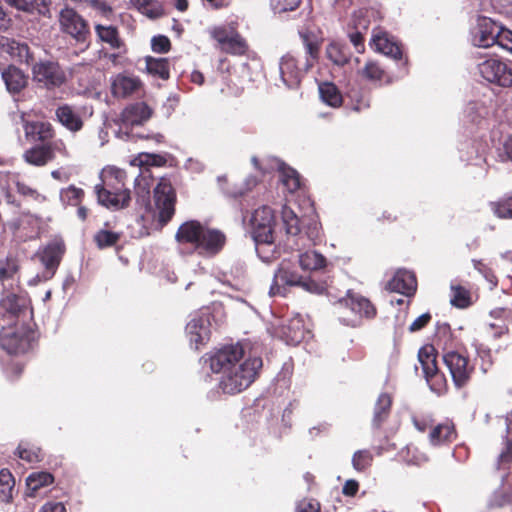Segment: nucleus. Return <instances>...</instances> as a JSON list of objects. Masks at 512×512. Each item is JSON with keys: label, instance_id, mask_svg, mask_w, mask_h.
Listing matches in <instances>:
<instances>
[{"label": "nucleus", "instance_id": "a18cd8bd", "mask_svg": "<svg viewBox=\"0 0 512 512\" xmlns=\"http://www.w3.org/2000/svg\"><path fill=\"white\" fill-rule=\"evenodd\" d=\"M452 296H451V304L459 307L466 308L470 304V294L468 290L459 286L453 285L451 286Z\"/></svg>", "mask_w": 512, "mask_h": 512}, {"label": "nucleus", "instance_id": "3c124183", "mask_svg": "<svg viewBox=\"0 0 512 512\" xmlns=\"http://www.w3.org/2000/svg\"><path fill=\"white\" fill-rule=\"evenodd\" d=\"M362 76L371 81H380L384 78V70L373 61L366 63L362 69Z\"/></svg>", "mask_w": 512, "mask_h": 512}, {"label": "nucleus", "instance_id": "2f4dec72", "mask_svg": "<svg viewBox=\"0 0 512 512\" xmlns=\"http://www.w3.org/2000/svg\"><path fill=\"white\" fill-rule=\"evenodd\" d=\"M131 7L150 19L163 16V5L157 0H130Z\"/></svg>", "mask_w": 512, "mask_h": 512}, {"label": "nucleus", "instance_id": "ea45409f", "mask_svg": "<svg viewBox=\"0 0 512 512\" xmlns=\"http://www.w3.org/2000/svg\"><path fill=\"white\" fill-rule=\"evenodd\" d=\"M15 480L7 469L0 471V501L8 502L12 498Z\"/></svg>", "mask_w": 512, "mask_h": 512}, {"label": "nucleus", "instance_id": "f257e3e1", "mask_svg": "<svg viewBox=\"0 0 512 512\" xmlns=\"http://www.w3.org/2000/svg\"><path fill=\"white\" fill-rule=\"evenodd\" d=\"M243 348L239 345L226 346L209 358L212 372L221 374L220 388L225 393L235 394L248 388L262 367L260 357L242 360Z\"/></svg>", "mask_w": 512, "mask_h": 512}, {"label": "nucleus", "instance_id": "4c0bfd02", "mask_svg": "<svg viewBox=\"0 0 512 512\" xmlns=\"http://www.w3.org/2000/svg\"><path fill=\"white\" fill-rule=\"evenodd\" d=\"M279 172L280 181L289 192H294L300 188V177L296 170L286 167L285 164H280Z\"/></svg>", "mask_w": 512, "mask_h": 512}, {"label": "nucleus", "instance_id": "e2e57ef3", "mask_svg": "<svg viewBox=\"0 0 512 512\" xmlns=\"http://www.w3.org/2000/svg\"><path fill=\"white\" fill-rule=\"evenodd\" d=\"M319 503L314 500H302L297 505L296 512H319Z\"/></svg>", "mask_w": 512, "mask_h": 512}, {"label": "nucleus", "instance_id": "603ef678", "mask_svg": "<svg viewBox=\"0 0 512 512\" xmlns=\"http://www.w3.org/2000/svg\"><path fill=\"white\" fill-rule=\"evenodd\" d=\"M120 235L118 233L101 230L95 235V241L99 248H105L116 244Z\"/></svg>", "mask_w": 512, "mask_h": 512}, {"label": "nucleus", "instance_id": "dca6fc26", "mask_svg": "<svg viewBox=\"0 0 512 512\" xmlns=\"http://www.w3.org/2000/svg\"><path fill=\"white\" fill-rule=\"evenodd\" d=\"M501 28V26L489 18L480 19L473 32L472 43L482 48H488L497 44Z\"/></svg>", "mask_w": 512, "mask_h": 512}, {"label": "nucleus", "instance_id": "f704fd0d", "mask_svg": "<svg viewBox=\"0 0 512 512\" xmlns=\"http://www.w3.org/2000/svg\"><path fill=\"white\" fill-rule=\"evenodd\" d=\"M54 481L53 476L48 472H34L26 479L27 495L34 497L36 492L45 486L52 484Z\"/></svg>", "mask_w": 512, "mask_h": 512}, {"label": "nucleus", "instance_id": "864d4df0", "mask_svg": "<svg viewBox=\"0 0 512 512\" xmlns=\"http://www.w3.org/2000/svg\"><path fill=\"white\" fill-rule=\"evenodd\" d=\"M17 453L22 460H25L28 463H36L42 459L41 451L36 447L28 448L23 444H20L17 449Z\"/></svg>", "mask_w": 512, "mask_h": 512}, {"label": "nucleus", "instance_id": "bb28decb", "mask_svg": "<svg viewBox=\"0 0 512 512\" xmlns=\"http://www.w3.org/2000/svg\"><path fill=\"white\" fill-rule=\"evenodd\" d=\"M28 301L25 296L8 294L0 302V314L8 321H14L15 318L27 307Z\"/></svg>", "mask_w": 512, "mask_h": 512}, {"label": "nucleus", "instance_id": "338daca9", "mask_svg": "<svg viewBox=\"0 0 512 512\" xmlns=\"http://www.w3.org/2000/svg\"><path fill=\"white\" fill-rule=\"evenodd\" d=\"M512 458V445L507 442L505 449L501 452L498 458V467L501 468L508 464Z\"/></svg>", "mask_w": 512, "mask_h": 512}, {"label": "nucleus", "instance_id": "c03bdc74", "mask_svg": "<svg viewBox=\"0 0 512 512\" xmlns=\"http://www.w3.org/2000/svg\"><path fill=\"white\" fill-rule=\"evenodd\" d=\"M320 238V228L316 222L311 224L308 231L305 234L299 233L294 246L302 244L303 247H310Z\"/></svg>", "mask_w": 512, "mask_h": 512}, {"label": "nucleus", "instance_id": "5fc2aeb1", "mask_svg": "<svg viewBox=\"0 0 512 512\" xmlns=\"http://www.w3.org/2000/svg\"><path fill=\"white\" fill-rule=\"evenodd\" d=\"M403 457L408 464L413 465H421L427 461L426 455L413 446L406 448V454Z\"/></svg>", "mask_w": 512, "mask_h": 512}, {"label": "nucleus", "instance_id": "c85d7f7f", "mask_svg": "<svg viewBox=\"0 0 512 512\" xmlns=\"http://www.w3.org/2000/svg\"><path fill=\"white\" fill-rule=\"evenodd\" d=\"M55 114L58 121L70 131L77 132L83 126L82 119L69 105L59 106Z\"/></svg>", "mask_w": 512, "mask_h": 512}, {"label": "nucleus", "instance_id": "c756f323", "mask_svg": "<svg viewBox=\"0 0 512 512\" xmlns=\"http://www.w3.org/2000/svg\"><path fill=\"white\" fill-rule=\"evenodd\" d=\"M23 157L31 165L43 166L53 159V150L50 145H38L25 151Z\"/></svg>", "mask_w": 512, "mask_h": 512}, {"label": "nucleus", "instance_id": "8fccbe9b", "mask_svg": "<svg viewBox=\"0 0 512 512\" xmlns=\"http://www.w3.org/2000/svg\"><path fill=\"white\" fill-rule=\"evenodd\" d=\"M87 7L91 8L97 16L110 18L113 10L112 7L102 0H82Z\"/></svg>", "mask_w": 512, "mask_h": 512}, {"label": "nucleus", "instance_id": "7c9ffc66", "mask_svg": "<svg viewBox=\"0 0 512 512\" xmlns=\"http://www.w3.org/2000/svg\"><path fill=\"white\" fill-rule=\"evenodd\" d=\"M456 438L454 425L451 422L437 424L431 428L429 440L432 445L449 443Z\"/></svg>", "mask_w": 512, "mask_h": 512}, {"label": "nucleus", "instance_id": "4be33fe9", "mask_svg": "<svg viewBox=\"0 0 512 512\" xmlns=\"http://www.w3.org/2000/svg\"><path fill=\"white\" fill-rule=\"evenodd\" d=\"M281 336L291 345H297L310 337L309 330L304 325L301 316L293 317L281 328Z\"/></svg>", "mask_w": 512, "mask_h": 512}, {"label": "nucleus", "instance_id": "9d476101", "mask_svg": "<svg viewBox=\"0 0 512 512\" xmlns=\"http://www.w3.org/2000/svg\"><path fill=\"white\" fill-rule=\"evenodd\" d=\"M31 332L26 325L13 322L12 325L3 326L0 331V345L9 354L26 352L30 347Z\"/></svg>", "mask_w": 512, "mask_h": 512}, {"label": "nucleus", "instance_id": "58836bf2", "mask_svg": "<svg viewBox=\"0 0 512 512\" xmlns=\"http://www.w3.org/2000/svg\"><path fill=\"white\" fill-rule=\"evenodd\" d=\"M165 163L166 159L163 156L145 152L139 153L130 161L132 166H138L140 168H148L151 166L160 167Z\"/></svg>", "mask_w": 512, "mask_h": 512}, {"label": "nucleus", "instance_id": "1a4fd4ad", "mask_svg": "<svg viewBox=\"0 0 512 512\" xmlns=\"http://www.w3.org/2000/svg\"><path fill=\"white\" fill-rule=\"evenodd\" d=\"M151 115L152 110L146 103L139 102L127 106L121 112L117 120V124L119 125L117 137L123 140L134 137L132 134V128L134 126L142 125L150 119Z\"/></svg>", "mask_w": 512, "mask_h": 512}, {"label": "nucleus", "instance_id": "09e8293b", "mask_svg": "<svg viewBox=\"0 0 512 512\" xmlns=\"http://www.w3.org/2000/svg\"><path fill=\"white\" fill-rule=\"evenodd\" d=\"M235 32L233 27L228 26H215L209 29L210 36L220 44L221 48Z\"/></svg>", "mask_w": 512, "mask_h": 512}, {"label": "nucleus", "instance_id": "6e6d98bb", "mask_svg": "<svg viewBox=\"0 0 512 512\" xmlns=\"http://www.w3.org/2000/svg\"><path fill=\"white\" fill-rule=\"evenodd\" d=\"M300 3L301 0H271L272 8L278 13L293 11Z\"/></svg>", "mask_w": 512, "mask_h": 512}, {"label": "nucleus", "instance_id": "f8f14e48", "mask_svg": "<svg viewBox=\"0 0 512 512\" xmlns=\"http://www.w3.org/2000/svg\"><path fill=\"white\" fill-rule=\"evenodd\" d=\"M443 362L449 370L455 386L457 388L465 386L474 370L467 355L454 350L447 351L443 354Z\"/></svg>", "mask_w": 512, "mask_h": 512}, {"label": "nucleus", "instance_id": "680f3d73", "mask_svg": "<svg viewBox=\"0 0 512 512\" xmlns=\"http://www.w3.org/2000/svg\"><path fill=\"white\" fill-rule=\"evenodd\" d=\"M497 44L512 53V31L501 28Z\"/></svg>", "mask_w": 512, "mask_h": 512}, {"label": "nucleus", "instance_id": "5701e85b", "mask_svg": "<svg viewBox=\"0 0 512 512\" xmlns=\"http://www.w3.org/2000/svg\"><path fill=\"white\" fill-rule=\"evenodd\" d=\"M1 77L7 91L11 94L20 93L28 84V75L15 65H8L3 68Z\"/></svg>", "mask_w": 512, "mask_h": 512}, {"label": "nucleus", "instance_id": "4468645a", "mask_svg": "<svg viewBox=\"0 0 512 512\" xmlns=\"http://www.w3.org/2000/svg\"><path fill=\"white\" fill-rule=\"evenodd\" d=\"M418 359L431 389L440 393L444 388L445 380L438 373L434 347L432 345L422 347L418 352Z\"/></svg>", "mask_w": 512, "mask_h": 512}, {"label": "nucleus", "instance_id": "a878e982", "mask_svg": "<svg viewBox=\"0 0 512 512\" xmlns=\"http://www.w3.org/2000/svg\"><path fill=\"white\" fill-rule=\"evenodd\" d=\"M2 48L16 62L31 65L34 61V54L25 42L6 39L2 43Z\"/></svg>", "mask_w": 512, "mask_h": 512}, {"label": "nucleus", "instance_id": "a19ab883", "mask_svg": "<svg viewBox=\"0 0 512 512\" xmlns=\"http://www.w3.org/2000/svg\"><path fill=\"white\" fill-rule=\"evenodd\" d=\"M391 406V398L388 394L382 393L376 403L373 422L379 426L387 417Z\"/></svg>", "mask_w": 512, "mask_h": 512}, {"label": "nucleus", "instance_id": "a211bd4d", "mask_svg": "<svg viewBox=\"0 0 512 512\" xmlns=\"http://www.w3.org/2000/svg\"><path fill=\"white\" fill-rule=\"evenodd\" d=\"M370 46L377 52L393 59H400L402 51L394 38L381 29H375L372 33Z\"/></svg>", "mask_w": 512, "mask_h": 512}, {"label": "nucleus", "instance_id": "79ce46f5", "mask_svg": "<svg viewBox=\"0 0 512 512\" xmlns=\"http://www.w3.org/2000/svg\"><path fill=\"white\" fill-rule=\"evenodd\" d=\"M490 207L498 218L512 219V195L499 201L491 202Z\"/></svg>", "mask_w": 512, "mask_h": 512}, {"label": "nucleus", "instance_id": "6ab92c4d", "mask_svg": "<svg viewBox=\"0 0 512 512\" xmlns=\"http://www.w3.org/2000/svg\"><path fill=\"white\" fill-rule=\"evenodd\" d=\"M338 304L340 308L350 309L355 315L360 317H373L375 315V308L370 301L351 291H348L346 297L341 298Z\"/></svg>", "mask_w": 512, "mask_h": 512}, {"label": "nucleus", "instance_id": "49530a36", "mask_svg": "<svg viewBox=\"0 0 512 512\" xmlns=\"http://www.w3.org/2000/svg\"><path fill=\"white\" fill-rule=\"evenodd\" d=\"M373 455L368 450H358L354 453L352 458V465L357 471H364L371 466Z\"/></svg>", "mask_w": 512, "mask_h": 512}, {"label": "nucleus", "instance_id": "20e7f679", "mask_svg": "<svg viewBox=\"0 0 512 512\" xmlns=\"http://www.w3.org/2000/svg\"><path fill=\"white\" fill-rule=\"evenodd\" d=\"M300 37L305 47V61L299 65L292 53L285 54L279 64L280 75L283 83L289 87H297L305 72H307L318 59L320 44L318 39L307 32H300Z\"/></svg>", "mask_w": 512, "mask_h": 512}, {"label": "nucleus", "instance_id": "7ed1b4c3", "mask_svg": "<svg viewBox=\"0 0 512 512\" xmlns=\"http://www.w3.org/2000/svg\"><path fill=\"white\" fill-rule=\"evenodd\" d=\"M136 193L137 203L145 209L141 215L144 221H157L162 227L171 220L175 212V193L170 182L165 179L159 181L154 189V205L147 202L150 185L144 175L136 179Z\"/></svg>", "mask_w": 512, "mask_h": 512}, {"label": "nucleus", "instance_id": "f03ea898", "mask_svg": "<svg viewBox=\"0 0 512 512\" xmlns=\"http://www.w3.org/2000/svg\"><path fill=\"white\" fill-rule=\"evenodd\" d=\"M175 240L181 254L197 253L212 257L222 250L226 237L220 230L208 228L198 221L191 220L180 225Z\"/></svg>", "mask_w": 512, "mask_h": 512}, {"label": "nucleus", "instance_id": "412c9836", "mask_svg": "<svg viewBox=\"0 0 512 512\" xmlns=\"http://www.w3.org/2000/svg\"><path fill=\"white\" fill-rule=\"evenodd\" d=\"M289 247L297 252L296 257L302 270L316 271L326 266V258L315 250L303 251L306 247H303L302 244L294 246V243Z\"/></svg>", "mask_w": 512, "mask_h": 512}, {"label": "nucleus", "instance_id": "6e6552de", "mask_svg": "<svg viewBox=\"0 0 512 512\" xmlns=\"http://www.w3.org/2000/svg\"><path fill=\"white\" fill-rule=\"evenodd\" d=\"M480 76L500 87H512V68L496 56L481 58L477 64Z\"/></svg>", "mask_w": 512, "mask_h": 512}, {"label": "nucleus", "instance_id": "b1692460", "mask_svg": "<svg viewBox=\"0 0 512 512\" xmlns=\"http://www.w3.org/2000/svg\"><path fill=\"white\" fill-rule=\"evenodd\" d=\"M141 87V81L136 76L118 74L111 80V92L115 97L125 98Z\"/></svg>", "mask_w": 512, "mask_h": 512}, {"label": "nucleus", "instance_id": "72a5a7b5", "mask_svg": "<svg viewBox=\"0 0 512 512\" xmlns=\"http://www.w3.org/2000/svg\"><path fill=\"white\" fill-rule=\"evenodd\" d=\"M282 220L286 229L287 234L289 235L287 239V245H291L295 243L299 233V219L295 212L287 206L282 208Z\"/></svg>", "mask_w": 512, "mask_h": 512}, {"label": "nucleus", "instance_id": "69168bd1", "mask_svg": "<svg viewBox=\"0 0 512 512\" xmlns=\"http://www.w3.org/2000/svg\"><path fill=\"white\" fill-rule=\"evenodd\" d=\"M18 270V265L15 261L11 260L0 269V279L4 280L12 277Z\"/></svg>", "mask_w": 512, "mask_h": 512}, {"label": "nucleus", "instance_id": "aec40b11", "mask_svg": "<svg viewBox=\"0 0 512 512\" xmlns=\"http://www.w3.org/2000/svg\"><path fill=\"white\" fill-rule=\"evenodd\" d=\"M386 288L391 292L411 296L416 291L417 281L412 272L407 270H398L394 277L387 283Z\"/></svg>", "mask_w": 512, "mask_h": 512}, {"label": "nucleus", "instance_id": "cd10ccee", "mask_svg": "<svg viewBox=\"0 0 512 512\" xmlns=\"http://www.w3.org/2000/svg\"><path fill=\"white\" fill-rule=\"evenodd\" d=\"M95 33L99 41L106 43L112 49L119 50V54L125 52V46L123 41L119 37V33L116 27L112 25H95Z\"/></svg>", "mask_w": 512, "mask_h": 512}, {"label": "nucleus", "instance_id": "052dcab7", "mask_svg": "<svg viewBox=\"0 0 512 512\" xmlns=\"http://www.w3.org/2000/svg\"><path fill=\"white\" fill-rule=\"evenodd\" d=\"M151 46L156 53H166L170 50V40L163 35L155 36L152 38Z\"/></svg>", "mask_w": 512, "mask_h": 512}, {"label": "nucleus", "instance_id": "473e14b6", "mask_svg": "<svg viewBox=\"0 0 512 512\" xmlns=\"http://www.w3.org/2000/svg\"><path fill=\"white\" fill-rule=\"evenodd\" d=\"M24 130L27 137L33 140H47L53 136V128L49 122H25Z\"/></svg>", "mask_w": 512, "mask_h": 512}, {"label": "nucleus", "instance_id": "e433bc0d", "mask_svg": "<svg viewBox=\"0 0 512 512\" xmlns=\"http://www.w3.org/2000/svg\"><path fill=\"white\" fill-rule=\"evenodd\" d=\"M321 99L332 107H339L342 103V96L337 87L332 83H322L319 85Z\"/></svg>", "mask_w": 512, "mask_h": 512}, {"label": "nucleus", "instance_id": "c9c22d12", "mask_svg": "<svg viewBox=\"0 0 512 512\" xmlns=\"http://www.w3.org/2000/svg\"><path fill=\"white\" fill-rule=\"evenodd\" d=\"M146 70L161 79L169 78V64L165 58L146 57Z\"/></svg>", "mask_w": 512, "mask_h": 512}, {"label": "nucleus", "instance_id": "bf43d9fd", "mask_svg": "<svg viewBox=\"0 0 512 512\" xmlns=\"http://www.w3.org/2000/svg\"><path fill=\"white\" fill-rule=\"evenodd\" d=\"M4 2L19 12L32 13L34 10V3L31 0H4Z\"/></svg>", "mask_w": 512, "mask_h": 512}, {"label": "nucleus", "instance_id": "0e129e2a", "mask_svg": "<svg viewBox=\"0 0 512 512\" xmlns=\"http://www.w3.org/2000/svg\"><path fill=\"white\" fill-rule=\"evenodd\" d=\"M431 320V315L429 313H424L416 318L410 325L409 330L411 332H416L425 327L429 321Z\"/></svg>", "mask_w": 512, "mask_h": 512}, {"label": "nucleus", "instance_id": "393cba45", "mask_svg": "<svg viewBox=\"0 0 512 512\" xmlns=\"http://www.w3.org/2000/svg\"><path fill=\"white\" fill-rule=\"evenodd\" d=\"M64 253V244L61 241H54L48 244L40 254V261L46 268L45 279H49L59 265Z\"/></svg>", "mask_w": 512, "mask_h": 512}, {"label": "nucleus", "instance_id": "2eb2a0df", "mask_svg": "<svg viewBox=\"0 0 512 512\" xmlns=\"http://www.w3.org/2000/svg\"><path fill=\"white\" fill-rule=\"evenodd\" d=\"M302 279L303 277L292 269L291 262L283 260L274 274L269 294L284 296L287 287L300 286Z\"/></svg>", "mask_w": 512, "mask_h": 512}, {"label": "nucleus", "instance_id": "13d9d810", "mask_svg": "<svg viewBox=\"0 0 512 512\" xmlns=\"http://www.w3.org/2000/svg\"><path fill=\"white\" fill-rule=\"evenodd\" d=\"M83 195V191L74 186H70L67 189L62 190L61 198L63 201H67L69 204L76 205Z\"/></svg>", "mask_w": 512, "mask_h": 512}, {"label": "nucleus", "instance_id": "37998d69", "mask_svg": "<svg viewBox=\"0 0 512 512\" xmlns=\"http://www.w3.org/2000/svg\"><path fill=\"white\" fill-rule=\"evenodd\" d=\"M221 49L227 53L242 55L247 50V44L246 41L235 32Z\"/></svg>", "mask_w": 512, "mask_h": 512}, {"label": "nucleus", "instance_id": "ddd939ff", "mask_svg": "<svg viewBox=\"0 0 512 512\" xmlns=\"http://www.w3.org/2000/svg\"><path fill=\"white\" fill-rule=\"evenodd\" d=\"M0 185L2 186L6 202L16 207H19L20 203L12 194V188H15L21 196L31 199L35 202L42 203L46 200V197L44 195L40 194L35 188L31 187L25 182L20 181L18 176L14 174L1 175Z\"/></svg>", "mask_w": 512, "mask_h": 512}, {"label": "nucleus", "instance_id": "f3484780", "mask_svg": "<svg viewBox=\"0 0 512 512\" xmlns=\"http://www.w3.org/2000/svg\"><path fill=\"white\" fill-rule=\"evenodd\" d=\"M190 343L195 349L208 341L210 336V317L208 314L195 315L186 326Z\"/></svg>", "mask_w": 512, "mask_h": 512}, {"label": "nucleus", "instance_id": "423d86ee", "mask_svg": "<svg viewBox=\"0 0 512 512\" xmlns=\"http://www.w3.org/2000/svg\"><path fill=\"white\" fill-rule=\"evenodd\" d=\"M59 30L78 43L87 41L90 35L88 21L69 5H64L58 13Z\"/></svg>", "mask_w": 512, "mask_h": 512}, {"label": "nucleus", "instance_id": "9b49d317", "mask_svg": "<svg viewBox=\"0 0 512 512\" xmlns=\"http://www.w3.org/2000/svg\"><path fill=\"white\" fill-rule=\"evenodd\" d=\"M31 72L33 81L46 89L60 87L66 81L64 70L54 61L35 63L32 66Z\"/></svg>", "mask_w": 512, "mask_h": 512}, {"label": "nucleus", "instance_id": "0eeeda50", "mask_svg": "<svg viewBox=\"0 0 512 512\" xmlns=\"http://www.w3.org/2000/svg\"><path fill=\"white\" fill-rule=\"evenodd\" d=\"M251 233L260 252V245H271L274 242L275 218L272 209L262 206L256 209L250 218Z\"/></svg>", "mask_w": 512, "mask_h": 512}, {"label": "nucleus", "instance_id": "4d7b16f0", "mask_svg": "<svg viewBox=\"0 0 512 512\" xmlns=\"http://www.w3.org/2000/svg\"><path fill=\"white\" fill-rule=\"evenodd\" d=\"M299 287L307 292L319 295L323 294L327 289L325 283H318L310 278H303Z\"/></svg>", "mask_w": 512, "mask_h": 512}, {"label": "nucleus", "instance_id": "39448f33", "mask_svg": "<svg viewBox=\"0 0 512 512\" xmlns=\"http://www.w3.org/2000/svg\"><path fill=\"white\" fill-rule=\"evenodd\" d=\"M124 170L109 166L102 170V184L95 186V192L101 205L115 210L128 206L130 192L125 188Z\"/></svg>", "mask_w": 512, "mask_h": 512}, {"label": "nucleus", "instance_id": "de8ad7c7", "mask_svg": "<svg viewBox=\"0 0 512 512\" xmlns=\"http://www.w3.org/2000/svg\"><path fill=\"white\" fill-rule=\"evenodd\" d=\"M327 57L336 65H344L348 62V56L341 45L330 43L326 48Z\"/></svg>", "mask_w": 512, "mask_h": 512}, {"label": "nucleus", "instance_id": "774afa93", "mask_svg": "<svg viewBox=\"0 0 512 512\" xmlns=\"http://www.w3.org/2000/svg\"><path fill=\"white\" fill-rule=\"evenodd\" d=\"M39 512H66V509L62 503L49 502L42 506Z\"/></svg>", "mask_w": 512, "mask_h": 512}]
</instances>
